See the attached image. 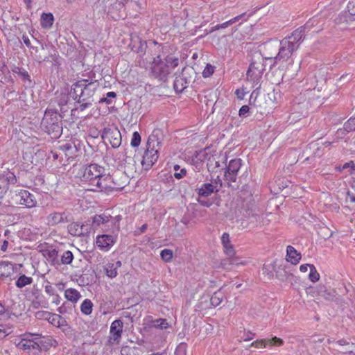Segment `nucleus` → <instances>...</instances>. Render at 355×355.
Instances as JSON below:
<instances>
[{
	"mask_svg": "<svg viewBox=\"0 0 355 355\" xmlns=\"http://www.w3.org/2000/svg\"><path fill=\"white\" fill-rule=\"evenodd\" d=\"M300 31H293L290 35L283 38L279 43L278 53L275 57H266V62H270V69L277 64L284 67V64H293V55L302 43Z\"/></svg>",
	"mask_w": 355,
	"mask_h": 355,
	"instance_id": "f257e3e1",
	"label": "nucleus"
},
{
	"mask_svg": "<svg viewBox=\"0 0 355 355\" xmlns=\"http://www.w3.org/2000/svg\"><path fill=\"white\" fill-rule=\"evenodd\" d=\"M98 87V83L96 80L81 79L72 85L71 94L80 104L78 108L80 111H84L92 106L94 102L93 97Z\"/></svg>",
	"mask_w": 355,
	"mask_h": 355,
	"instance_id": "f03ea898",
	"label": "nucleus"
},
{
	"mask_svg": "<svg viewBox=\"0 0 355 355\" xmlns=\"http://www.w3.org/2000/svg\"><path fill=\"white\" fill-rule=\"evenodd\" d=\"M41 124L51 139H55L61 136L62 133V121L57 112L46 111Z\"/></svg>",
	"mask_w": 355,
	"mask_h": 355,
	"instance_id": "7ed1b4c3",
	"label": "nucleus"
},
{
	"mask_svg": "<svg viewBox=\"0 0 355 355\" xmlns=\"http://www.w3.org/2000/svg\"><path fill=\"white\" fill-rule=\"evenodd\" d=\"M41 335L25 334L21 340L17 344V347L33 355H37L42 351L41 345L42 341L40 340Z\"/></svg>",
	"mask_w": 355,
	"mask_h": 355,
	"instance_id": "20e7f679",
	"label": "nucleus"
},
{
	"mask_svg": "<svg viewBox=\"0 0 355 355\" xmlns=\"http://www.w3.org/2000/svg\"><path fill=\"white\" fill-rule=\"evenodd\" d=\"M338 289L339 293H336V291H329L324 286L320 285L317 288V293L328 301L336 302L337 304H340L343 309H345V306L343 304V302L340 298V295L347 294L349 289L344 283L340 284Z\"/></svg>",
	"mask_w": 355,
	"mask_h": 355,
	"instance_id": "39448f33",
	"label": "nucleus"
},
{
	"mask_svg": "<svg viewBox=\"0 0 355 355\" xmlns=\"http://www.w3.org/2000/svg\"><path fill=\"white\" fill-rule=\"evenodd\" d=\"M163 138L164 135L162 130L154 129L148 138L146 153L150 155L159 154L162 146Z\"/></svg>",
	"mask_w": 355,
	"mask_h": 355,
	"instance_id": "423d86ee",
	"label": "nucleus"
},
{
	"mask_svg": "<svg viewBox=\"0 0 355 355\" xmlns=\"http://www.w3.org/2000/svg\"><path fill=\"white\" fill-rule=\"evenodd\" d=\"M104 168L96 164H91L84 168L82 180L89 182V184L96 187V182L104 173Z\"/></svg>",
	"mask_w": 355,
	"mask_h": 355,
	"instance_id": "0eeeda50",
	"label": "nucleus"
},
{
	"mask_svg": "<svg viewBox=\"0 0 355 355\" xmlns=\"http://www.w3.org/2000/svg\"><path fill=\"white\" fill-rule=\"evenodd\" d=\"M266 64L263 62L256 60L252 62L250 64L246 75L248 80L252 82L254 85L253 87L259 84L260 79L262 78L263 72L265 70Z\"/></svg>",
	"mask_w": 355,
	"mask_h": 355,
	"instance_id": "6e6552de",
	"label": "nucleus"
},
{
	"mask_svg": "<svg viewBox=\"0 0 355 355\" xmlns=\"http://www.w3.org/2000/svg\"><path fill=\"white\" fill-rule=\"evenodd\" d=\"M329 343L330 344L329 349L334 355L351 354L355 348L354 344L346 339L336 341H330L329 340Z\"/></svg>",
	"mask_w": 355,
	"mask_h": 355,
	"instance_id": "1a4fd4ad",
	"label": "nucleus"
},
{
	"mask_svg": "<svg viewBox=\"0 0 355 355\" xmlns=\"http://www.w3.org/2000/svg\"><path fill=\"white\" fill-rule=\"evenodd\" d=\"M116 178V175L110 176V175H101L100 178H98V182H96V188L100 190H105V191H120L124 188L123 184H112L113 180H114Z\"/></svg>",
	"mask_w": 355,
	"mask_h": 355,
	"instance_id": "9d476101",
	"label": "nucleus"
},
{
	"mask_svg": "<svg viewBox=\"0 0 355 355\" xmlns=\"http://www.w3.org/2000/svg\"><path fill=\"white\" fill-rule=\"evenodd\" d=\"M152 73L154 76L163 80L167 77L170 73L169 65L164 62L160 55L154 58L151 68Z\"/></svg>",
	"mask_w": 355,
	"mask_h": 355,
	"instance_id": "9b49d317",
	"label": "nucleus"
},
{
	"mask_svg": "<svg viewBox=\"0 0 355 355\" xmlns=\"http://www.w3.org/2000/svg\"><path fill=\"white\" fill-rule=\"evenodd\" d=\"M18 203L25 206L28 209L33 208L37 206V201L35 196L28 190L21 189L15 194Z\"/></svg>",
	"mask_w": 355,
	"mask_h": 355,
	"instance_id": "f8f14e48",
	"label": "nucleus"
},
{
	"mask_svg": "<svg viewBox=\"0 0 355 355\" xmlns=\"http://www.w3.org/2000/svg\"><path fill=\"white\" fill-rule=\"evenodd\" d=\"M352 0L349 2L347 8V12H341L338 17L336 19V22L338 25H353L354 21H355V5H352L353 3Z\"/></svg>",
	"mask_w": 355,
	"mask_h": 355,
	"instance_id": "ddd939ff",
	"label": "nucleus"
},
{
	"mask_svg": "<svg viewBox=\"0 0 355 355\" xmlns=\"http://www.w3.org/2000/svg\"><path fill=\"white\" fill-rule=\"evenodd\" d=\"M71 214L67 211H54L46 217L47 224L49 226H56L70 221Z\"/></svg>",
	"mask_w": 355,
	"mask_h": 355,
	"instance_id": "4468645a",
	"label": "nucleus"
},
{
	"mask_svg": "<svg viewBox=\"0 0 355 355\" xmlns=\"http://www.w3.org/2000/svg\"><path fill=\"white\" fill-rule=\"evenodd\" d=\"M105 221L102 230L105 232L117 233L120 230V222L122 219L121 215L114 217L105 214Z\"/></svg>",
	"mask_w": 355,
	"mask_h": 355,
	"instance_id": "2eb2a0df",
	"label": "nucleus"
},
{
	"mask_svg": "<svg viewBox=\"0 0 355 355\" xmlns=\"http://www.w3.org/2000/svg\"><path fill=\"white\" fill-rule=\"evenodd\" d=\"M130 40L129 46L131 48V50L139 54V56L144 55L147 48L146 42L142 40L138 35L132 34L130 35Z\"/></svg>",
	"mask_w": 355,
	"mask_h": 355,
	"instance_id": "dca6fc26",
	"label": "nucleus"
},
{
	"mask_svg": "<svg viewBox=\"0 0 355 355\" xmlns=\"http://www.w3.org/2000/svg\"><path fill=\"white\" fill-rule=\"evenodd\" d=\"M116 238L110 234L98 235L96 237V245L102 250L107 251L115 243Z\"/></svg>",
	"mask_w": 355,
	"mask_h": 355,
	"instance_id": "f3484780",
	"label": "nucleus"
},
{
	"mask_svg": "<svg viewBox=\"0 0 355 355\" xmlns=\"http://www.w3.org/2000/svg\"><path fill=\"white\" fill-rule=\"evenodd\" d=\"M225 253L229 257L228 259H223L221 265L223 268H227L230 265H238L240 263L237 261V258L234 257L235 251L233 245L231 244L223 245Z\"/></svg>",
	"mask_w": 355,
	"mask_h": 355,
	"instance_id": "a211bd4d",
	"label": "nucleus"
},
{
	"mask_svg": "<svg viewBox=\"0 0 355 355\" xmlns=\"http://www.w3.org/2000/svg\"><path fill=\"white\" fill-rule=\"evenodd\" d=\"M41 147L35 144V140L31 139L23 144L22 153L24 155H40Z\"/></svg>",
	"mask_w": 355,
	"mask_h": 355,
	"instance_id": "6ab92c4d",
	"label": "nucleus"
},
{
	"mask_svg": "<svg viewBox=\"0 0 355 355\" xmlns=\"http://www.w3.org/2000/svg\"><path fill=\"white\" fill-rule=\"evenodd\" d=\"M49 323L55 327L61 329L62 331L64 333L71 331V327L68 324L67 320L60 315L54 313L51 317Z\"/></svg>",
	"mask_w": 355,
	"mask_h": 355,
	"instance_id": "aec40b11",
	"label": "nucleus"
},
{
	"mask_svg": "<svg viewBox=\"0 0 355 355\" xmlns=\"http://www.w3.org/2000/svg\"><path fill=\"white\" fill-rule=\"evenodd\" d=\"M283 340L276 336L270 339H261L257 340L256 341L251 343V346L256 348H262L266 345H282Z\"/></svg>",
	"mask_w": 355,
	"mask_h": 355,
	"instance_id": "412c9836",
	"label": "nucleus"
},
{
	"mask_svg": "<svg viewBox=\"0 0 355 355\" xmlns=\"http://www.w3.org/2000/svg\"><path fill=\"white\" fill-rule=\"evenodd\" d=\"M158 157H134L135 162H139L145 171H148L157 162Z\"/></svg>",
	"mask_w": 355,
	"mask_h": 355,
	"instance_id": "4be33fe9",
	"label": "nucleus"
},
{
	"mask_svg": "<svg viewBox=\"0 0 355 355\" xmlns=\"http://www.w3.org/2000/svg\"><path fill=\"white\" fill-rule=\"evenodd\" d=\"M301 254L297 252L295 248L291 245L286 248V260L292 264H297L301 259Z\"/></svg>",
	"mask_w": 355,
	"mask_h": 355,
	"instance_id": "5701e85b",
	"label": "nucleus"
},
{
	"mask_svg": "<svg viewBox=\"0 0 355 355\" xmlns=\"http://www.w3.org/2000/svg\"><path fill=\"white\" fill-rule=\"evenodd\" d=\"M47 261L51 266L58 268L60 266V260L58 259V251L55 249L47 250L44 254Z\"/></svg>",
	"mask_w": 355,
	"mask_h": 355,
	"instance_id": "b1692460",
	"label": "nucleus"
},
{
	"mask_svg": "<svg viewBox=\"0 0 355 355\" xmlns=\"http://www.w3.org/2000/svg\"><path fill=\"white\" fill-rule=\"evenodd\" d=\"M227 157H209L207 162L208 168L214 171L216 168L221 167L220 162H222L223 164L226 166Z\"/></svg>",
	"mask_w": 355,
	"mask_h": 355,
	"instance_id": "393cba45",
	"label": "nucleus"
},
{
	"mask_svg": "<svg viewBox=\"0 0 355 355\" xmlns=\"http://www.w3.org/2000/svg\"><path fill=\"white\" fill-rule=\"evenodd\" d=\"M69 233L73 236H81L85 234L84 225L80 223H72L67 227Z\"/></svg>",
	"mask_w": 355,
	"mask_h": 355,
	"instance_id": "a878e982",
	"label": "nucleus"
},
{
	"mask_svg": "<svg viewBox=\"0 0 355 355\" xmlns=\"http://www.w3.org/2000/svg\"><path fill=\"white\" fill-rule=\"evenodd\" d=\"M189 81L182 76H178L174 80L173 87L177 93H181L185 88Z\"/></svg>",
	"mask_w": 355,
	"mask_h": 355,
	"instance_id": "bb28decb",
	"label": "nucleus"
},
{
	"mask_svg": "<svg viewBox=\"0 0 355 355\" xmlns=\"http://www.w3.org/2000/svg\"><path fill=\"white\" fill-rule=\"evenodd\" d=\"M13 270V265L10 262L1 261L0 263V278L10 277Z\"/></svg>",
	"mask_w": 355,
	"mask_h": 355,
	"instance_id": "cd10ccee",
	"label": "nucleus"
},
{
	"mask_svg": "<svg viewBox=\"0 0 355 355\" xmlns=\"http://www.w3.org/2000/svg\"><path fill=\"white\" fill-rule=\"evenodd\" d=\"M122 331L123 322L120 320H116L111 324L110 333L113 335L114 339L121 337Z\"/></svg>",
	"mask_w": 355,
	"mask_h": 355,
	"instance_id": "c85d7f7f",
	"label": "nucleus"
},
{
	"mask_svg": "<svg viewBox=\"0 0 355 355\" xmlns=\"http://www.w3.org/2000/svg\"><path fill=\"white\" fill-rule=\"evenodd\" d=\"M11 70L14 73L17 74L23 81L28 82L29 85L31 83V76L25 69L14 66Z\"/></svg>",
	"mask_w": 355,
	"mask_h": 355,
	"instance_id": "c756f323",
	"label": "nucleus"
},
{
	"mask_svg": "<svg viewBox=\"0 0 355 355\" xmlns=\"http://www.w3.org/2000/svg\"><path fill=\"white\" fill-rule=\"evenodd\" d=\"M64 297L67 300L73 303H76L81 297V295L76 289L71 288L65 290Z\"/></svg>",
	"mask_w": 355,
	"mask_h": 355,
	"instance_id": "7c9ffc66",
	"label": "nucleus"
},
{
	"mask_svg": "<svg viewBox=\"0 0 355 355\" xmlns=\"http://www.w3.org/2000/svg\"><path fill=\"white\" fill-rule=\"evenodd\" d=\"M150 328H156L159 329H166L168 328L169 324L167 320L165 318H158L156 320H151L148 324Z\"/></svg>",
	"mask_w": 355,
	"mask_h": 355,
	"instance_id": "2f4dec72",
	"label": "nucleus"
},
{
	"mask_svg": "<svg viewBox=\"0 0 355 355\" xmlns=\"http://www.w3.org/2000/svg\"><path fill=\"white\" fill-rule=\"evenodd\" d=\"M215 187L211 183H205L198 189V194L200 197H207L214 191Z\"/></svg>",
	"mask_w": 355,
	"mask_h": 355,
	"instance_id": "473e14b6",
	"label": "nucleus"
},
{
	"mask_svg": "<svg viewBox=\"0 0 355 355\" xmlns=\"http://www.w3.org/2000/svg\"><path fill=\"white\" fill-rule=\"evenodd\" d=\"M223 287L219 288L217 291L214 293V294L211 295L210 298V303L211 306L216 307L218 305L220 304L222 302L223 298H224V294L222 291Z\"/></svg>",
	"mask_w": 355,
	"mask_h": 355,
	"instance_id": "72a5a7b5",
	"label": "nucleus"
},
{
	"mask_svg": "<svg viewBox=\"0 0 355 355\" xmlns=\"http://www.w3.org/2000/svg\"><path fill=\"white\" fill-rule=\"evenodd\" d=\"M318 22V19L313 18L309 19L303 26L298 28L294 31H300L302 34V41H303L304 38L305 32L307 31H310L312 27H313L314 24Z\"/></svg>",
	"mask_w": 355,
	"mask_h": 355,
	"instance_id": "f704fd0d",
	"label": "nucleus"
},
{
	"mask_svg": "<svg viewBox=\"0 0 355 355\" xmlns=\"http://www.w3.org/2000/svg\"><path fill=\"white\" fill-rule=\"evenodd\" d=\"M241 166V159L239 158L231 159L228 166H225L227 171L237 173Z\"/></svg>",
	"mask_w": 355,
	"mask_h": 355,
	"instance_id": "c9c22d12",
	"label": "nucleus"
},
{
	"mask_svg": "<svg viewBox=\"0 0 355 355\" xmlns=\"http://www.w3.org/2000/svg\"><path fill=\"white\" fill-rule=\"evenodd\" d=\"M53 20V15L51 13H43L41 17V25L44 28H50Z\"/></svg>",
	"mask_w": 355,
	"mask_h": 355,
	"instance_id": "e433bc0d",
	"label": "nucleus"
},
{
	"mask_svg": "<svg viewBox=\"0 0 355 355\" xmlns=\"http://www.w3.org/2000/svg\"><path fill=\"white\" fill-rule=\"evenodd\" d=\"M33 282V278L27 277L25 275H21L19 277L15 282V285L17 288H21L27 285L31 284Z\"/></svg>",
	"mask_w": 355,
	"mask_h": 355,
	"instance_id": "4c0bfd02",
	"label": "nucleus"
},
{
	"mask_svg": "<svg viewBox=\"0 0 355 355\" xmlns=\"http://www.w3.org/2000/svg\"><path fill=\"white\" fill-rule=\"evenodd\" d=\"M93 309V303L89 299H85L80 305V311L85 315H89L92 313Z\"/></svg>",
	"mask_w": 355,
	"mask_h": 355,
	"instance_id": "58836bf2",
	"label": "nucleus"
},
{
	"mask_svg": "<svg viewBox=\"0 0 355 355\" xmlns=\"http://www.w3.org/2000/svg\"><path fill=\"white\" fill-rule=\"evenodd\" d=\"M105 214L95 215L92 220V227L94 228L100 227L102 230L105 224Z\"/></svg>",
	"mask_w": 355,
	"mask_h": 355,
	"instance_id": "ea45409f",
	"label": "nucleus"
},
{
	"mask_svg": "<svg viewBox=\"0 0 355 355\" xmlns=\"http://www.w3.org/2000/svg\"><path fill=\"white\" fill-rule=\"evenodd\" d=\"M73 259V253L69 250L64 251L60 257V265L61 264H64V265L70 264L72 262Z\"/></svg>",
	"mask_w": 355,
	"mask_h": 355,
	"instance_id": "a19ab883",
	"label": "nucleus"
},
{
	"mask_svg": "<svg viewBox=\"0 0 355 355\" xmlns=\"http://www.w3.org/2000/svg\"><path fill=\"white\" fill-rule=\"evenodd\" d=\"M106 275L110 277L114 278L116 277L117 272V266H115L114 263H108L105 267Z\"/></svg>",
	"mask_w": 355,
	"mask_h": 355,
	"instance_id": "79ce46f5",
	"label": "nucleus"
},
{
	"mask_svg": "<svg viewBox=\"0 0 355 355\" xmlns=\"http://www.w3.org/2000/svg\"><path fill=\"white\" fill-rule=\"evenodd\" d=\"M54 313H52L51 312L46 311H38L35 313V317L37 320H47L49 322L51 318V317L53 315Z\"/></svg>",
	"mask_w": 355,
	"mask_h": 355,
	"instance_id": "37998d69",
	"label": "nucleus"
},
{
	"mask_svg": "<svg viewBox=\"0 0 355 355\" xmlns=\"http://www.w3.org/2000/svg\"><path fill=\"white\" fill-rule=\"evenodd\" d=\"M310 272L309 279L312 282H316L320 279V274L313 265L309 266Z\"/></svg>",
	"mask_w": 355,
	"mask_h": 355,
	"instance_id": "c03bdc74",
	"label": "nucleus"
},
{
	"mask_svg": "<svg viewBox=\"0 0 355 355\" xmlns=\"http://www.w3.org/2000/svg\"><path fill=\"white\" fill-rule=\"evenodd\" d=\"M165 62L169 65V70L178 67L179 63L178 58L173 55H168L165 58Z\"/></svg>",
	"mask_w": 355,
	"mask_h": 355,
	"instance_id": "a18cd8bd",
	"label": "nucleus"
},
{
	"mask_svg": "<svg viewBox=\"0 0 355 355\" xmlns=\"http://www.w3.org/2000/svg\"><path fill=\"white\" fill-rule=\"evenodd\" d=\"M3 178L8 184H15L17 182V178L14 172L8 171L6 174H3Z\"/></svg>",
	"mask_w": 355,
	"mask_h": 355,
	"instance_id": "49530a36",
	"label": "nucleus"
},
{
	"mask_svg": "<svg viewBox=\"0 0 355 355\" xmlns=\"http://www.w3.org/2000/svg\"><path fill=\"white\" fill-rule=\"evenodd\" d=\"M161 258L166 262H169L173 258V251L169 249H164L160 252Z\"/></svg>",
	"mask_w": 355,
	"mask_h": 355,
	"instance_id": "de8ad7c7",
	"label": "nucleus"
},
{
	"mask_svg": "<svg viewBox=\"0 0 355 355\" xmlns=\"http://www.w3.org/2000/svg\"><path fill=\"white\" fill-rule=\"evenodd\" d=\"M187 345L185 343H180L175 351V355H187Z\"/></svg>",
	"mask_w": 355,
	"mask_h": 355,
	"instance_id": "09e8293b",
	"label": "nucleus"
},
{
	"mask_svg": "<svg viewBox=\"0 0 355 355\" xmlns=\"http://www.w3.org/2000/svg\"><path fill=\"white\" fill-rule=\"evenodd\" d=\"M141 143V136L138 132H134L131 139L130 144L132 147H137Z\"/></svg>",
	"mask_w": 355,
	"mask_h": 355,
	"instance_id": "8fccbe9b",
	"label": "nucleus"
},
{
	"mask_svg": "<svg viewBox=\"0 0 355 355\" xmlns=\"http://www.w3.org/2000/svg\"><path fill=\"white\" fill-rule=\"evenodd\" d=\"M344 129L347 132L355 130V118L349 119L344 124Z\"/></svg>",
	"mask_w": 355,
	"mask_h": 355,
	"instance_id": "3c124183",
	"label": "nucleus"
},
{
	"mask_svg": "<svg viewBox=\"0 0 355 355\" xmlns=\"http://www.w3.org/2000/svg\"><path fill=\"white\" fill-rule=\"evenodd\" d=\"M214 72V67L210 64H207L202 71V76L204 78H208L211 76Z\"/></svg>",
	"mask_w": 355,
	"mask_h": 355,
	"instance_id": "603ef678",
	"label": "nucleus"
},
{
	"mask_svg": "<svg viewBox=\"0 0 355 355\" xmlns=\"http://www.w3.org/2000/svg\"><path fill=\"white\" fill-rule=\"evenodd\" d=\"M116 96V93L114 92H109L106 94V98H102L99 101V103H105L107 104H110L111 101L109 98H115Z\"/></svg>",
	"mask_w": 355,
	"mask_h": 355,
	"instance_id": "864d4df0",
	"label": "nucleus"
},
{
	"mask_svg": "<svg viewBox=\"0 0 355 355\" xmlns=\"http://www.w3.org/2000/svg\"><path fill=\"white\" fill-rule=\"evenodd\" d=\"M237 173H232L231 171H226L225 173V177L227 180L234 182L236 180Z\"/></svg>",
	"mask_w": 355,
	"mask_h": 355,
	"instance_id": "5fc2aeb1",
	"label": "nucleus"
},
{
	"mask_svg": "<svg viewBox=\"0 0 355 355\" xmlns=\"http://www.w3.org/2000/svg\"><path fill=\"white\" fill-rule=\"evenodd\" d=\"M251 15H250L248 17H245V12H244L232 18L230 21H232V24L239 21L241 19H243L244 21H247Z\"/></svg>",
	"mask_w": 355,
	"mask_h": 355,
	"instance_id": "6e6d98bb",
	"label": "nucleus"
},
{
	"mask_svg": "<svg viewBox=\"0 0 355 355\" xmlns=\"http://www.w3.org/2000/svg\"><path fill=\"white\" fill-rule=\"evenodd\" d=\"M255 336V334L250 331H244L242 339L243 341H249L253 339Z\"/></svg>",
	"mask_w": 355,
	"mask_h": 355,
	"instance_id": "4d7b16f0",
	"label": "nucleus"
},
{
	"mask_svg": "<svg viewBox=\"0 0 355 355\" xmlns=\"http://www.w3.org/2000/svg\"><path fill=\"white\" fill-rule=\"evenodd\" d=\"M44 291L46 293L50 296H52L55 293V288L51 286V284L49 282H48V284L44 286Z\"/></svg>",
	"mask_w": 355,
	"mask_h": 355,
	"instance_id": "13d9d810",
	"label": "nucleus"
},
{
	"mask_svg": "<svg viewBox=\"0 0 355 355\" xmlns=\"http://www.w3.org/2000/svg\"><path fill=\"white\" fill-rule=\"evenodd\" d=\"M221 243L223 245L230 244V235L229 234L225 232L222 234L221 236Z\"/></svg>",
	"mask_w": 355,
	"mask_h": 355,
	"instance_id": "bf43d9fd",
	"label": "nucleus"
},
{
	"mask_svg": "<svg viewBox=\"0 0 355 355\" xmlns=\"http://www.w3.org/2000/svg\"><path fill=\"white\" fill-rule=\"evenodd\" d=\"M117 134L119 135V138H114L113 140L110 141V143H111V145L112 146V147L114 148H116V147H119L120 144H121V134L119 132H117Z\"/></svg>",
	"mask_w": 355,
	"mask_h": 355,
	"instance_id": "052dcab7",
	"label": "nucleus"
},
{
	"mask_svg": "<svg viewBox=\"0 0 355 355\" xmlns=\"http://www.w3.org/2000/svg\"><path fill=\"white\" fill-rule=\"evenodd\" d=\"M250 111V108L248 105H243L239 110V115L241 116H245Z\"/></svg>",
	"mask_w": 355,
	"mask_h": 355,
	"instance_id": "680f3d73",
	"label": "nucleus"
},
{
	"mask_svg": "<svg viewBox=\"0 0 355 355\" xmlns=\"http://www.w3.org/2000/svg\"><path fill=\"white\" fill-rule=\"evenodd\" d=\"M8 241L6 239L0 241V249L2 252H6L8 249Z\"/></svg>",
	"mask_w": 355,
	"mask_h": 355,
	"instance_id": "e2e57ef3",
	"label": "nucleus"
},
{
	"mask_svg": "<svg viewBox=\"0 0 355 355\" xmlns=\"http://www.w3.org/2000/svg\"><path fill=\"white\" fill-rule=\"evenodd\" d=\"M186 173H187V171L185 168H182L180 173H178V172H175L174 173V177L176 178V179H181L184 176H185L186 175Z\"/></svg>",
	"mask_w": 355,
	"mask_h": 355,
	"instance_id": "0e129e2a",
	"label": "nucleus"
},
{
	"mask_svg": "<svg viewBox=\"0 0 355 355\" xmlns=\"http://www.w3.org/2000/svg\"><path fill=\"white\" fill-rule=\"evenodd\" d=\"M350 168L349 172H350V173H352V171L354 170V164L352 161H350L349 162H347L343 166V169H345V168Z\"/></svg>",
	"mask_w": 355,
	"mask_h": 355,
	"instance_id": "69168bd1",
	"label": "nucleus"
},
{
	"mask_svg": "<svg viewBox=\"0 0 355 355\" xmlns=\"http://www.w3.org/2000/svg\"><path fill=\"white\" fill-rule=\"evenodd\" d=\"M198 202L203 205V206H205V207H210L211 205V202L209 201V200H202L200 198V197L199 196V198H198Z\"/></svg>",
	"mask_w": 355,
	"mask_h": 355,
	"instance_id": "338daca9",
	"label": "nucleus"
},
{
	"mask_svg": "<svg viewBox=\"0 0 355 355\" xmlns=\"http://www.w3.org/2000/svg\"><path fill=\"white\" fill-rule=\"evenodd\" d=\"M52 296H53L52 302L56 305H58L61 301V297H60V295L55 293Z\"/></svg>",
	"mask_w": 355,
	"mask_h": 355,
	"instance_id": "774afa93",
	"label": "nucleus"
}]
</instances>
